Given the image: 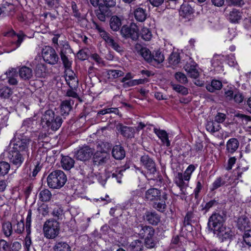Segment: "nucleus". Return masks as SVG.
Segmentation results:
<instances>
[{"label":"nucleus","instance_id":"nucleus-24","mask_svg":"<svg viewBox=\"0 0 251 251\" xmlns=\"http://www.w3.org/2000/svg\"><path fill=\"white\" fill-rule=\"evenodd\" d=\"M94 25L95 27L98 30L100 36L109 45L114 40L112 36L97 24L95 23Z\"/></svg>","mask_w":251,"mask_h":251},{"label":"nucleus","instance_id":"nucleus-34","mask_svg":"<svg viewBox=\"0 0 251 251\" xmlns=\"http://www.w3.org/2000/svg\"><path fill=\"white\" fill-rule=\"evenodd\" d=\"M110 28L114 31H117L120 29L122 25L121 19L117 16H112L109 21Z\"/></svg>","mask_w":251,"mask_h":251},{"label":"nucleus","instance_id":"nucleus-7","mask_svg":"<svg viewBox=\"0 0 251 251\" xmlns=\"http://www.w3.org/2000/svg\"><path fill=\"white\" fill-rule=\"evenodd\" d=\"M140 162L147 170V174L151 179H155L158 173L154 161L149 155L144 154L140 157Z\"/></svg>","mask_w":251,"mask_h":251},{"label":"nucleus","instance_id":"nucleus-44","mask_svg":"<svg viewBox=\"0 0 251 251\" xmlns=\"http://www.w3.org/2000/svg\"><path fill=\"white\" fill-rule=\"evenodd\" d=\"M169 63L173 66H176L180 62V57L179 53L177 52H173L170 55L169 59Z\"/></svg>","mask_w":251,"mask_h":251},{"label":"nucleus","instance_id":"nucleus-3","mask_svg":"<svg viewBox=\"0 0 251 251\" xmlns=\"http://www.w3.org/2000/svg\"><path fill=\"white\" fill-rule=\"evenodd\" d=\"M48 186L52 189H60L67 181V176L61 170H56L51 172L47 177Z\"/></svg>","mask_w":251,"mask_h":251},{"label":"nucleus","instance_id":"nucleus-51","mask_svg":"<svg viewBox=\"0 0 251 251\" xmlns=\"http://www.w3.org/2000/svg\"><path fill=\"white\" fill-rule=\"evenodd\" d=\"M126 170V169H117L115 172L113 173L109 177H111L117 180L118 183H121L122 177L123 176V173Z\"/></svg>","mask_w":251,"mask_h":251},{"label":"nucleus","instance_id":"nucleus-55","mask_svg":"<svg viewBox=\"0 0 251 251\" xmlns=\"http://www.w3.org/2000/svg\"><path fill=\"white\" fill-rule=\"evenodd\" d=\"M176 80L180 83L185 84L188 82V79L186 75L181 72H176L175 75Z\"/></svg>","mask_w":251,"mask_h":251},{"label":"nucleus","instance_id":"nucleus-33","mask_svg":"<svg viewBox=\"0 0 251 251\" xmlns=\"http://www.w3.org/2000/svg\"><path fill=\"white\" fill-rule=\"evenodd\" d=\"M237 226L240 230H245L246 228L250 227L249 219L245 215L241 216L237 220Z\"/></svg>","mask_w":251,"mask_h":251},{"label":"nucleus","instance_id":"nucleus-4","mask_svg":"<svg viewBox=\"0 0 251 251\" xmlns=\"http://www.w3.org/2000/svg\"><path fill=\"white\" fill-rule=\"evenodd\" d=\"M226 220V215L223 213L214 212L209 218L207 226L209 230L214 233H218L224 228Z\"/></svg>","mask_w":251,"mask_h":251},{"label":"nucleus","instance_id":"nucleus-61","mask_svg":"<svg viewBox=\"0 0 251 251\" xmlns=\"http://www.w3.org/2000/svg\"><path fill=\"white\" fill-rule=\"evenodd\" d=\"M119 113V110L117 108H107L101 109L98 112L99 115H105L106 114L115 113L118 114Z\"/></svg>","mask_w":251,"mask_h":251},{"label":"nucleus","instance_id":"nucleus-57","mask_svg":"<svg viewBox=\"0 0 251 251\" xmlns=\"http://www.w3.org/2000/svg\"><path fill=\"white\" fill-rule=\"evenodd\" d=\"M2 229L4 235L7 236H10L12 233V226L11 223L8 222L4 223L2 225Z\"/></svg>","mask_w":251,"mask_h":251},{"label":"nucleus","instance_id":"nucleus-45","mask_svg":"<svg viewBox=\"0 0 251 251\" xmlns=\"http://www.w3.org/2000/svg\"><path fill=\"white\" fill-rule=\"evenodd\" d=\"M52 195L51 192L47 189H44L40 191L39 193V199L41 201L46 202L49 201L51 198Z\"/></svg>","mask_w":251,"mask_h":251},{"label":"nucleus","instance_id":"nucleus-62","mask_svg":"<svg viewBox=\"0 0 251 251\" xmlns=\"http://www.w3.org/2000/svg\"><path fill=\"white\" fill-rule=\"evenodd\" d=\"M243 240L249 247H251V229L245 231L243 235Z\"/></svg>","mask_w":251,"mask_h":251},{"label":"nucleus","instance_id":"nucleus-32","mask_svg":"<svg viewBox=\"0 0 251 251\" xmlns=\"http://www.w3.org/2000/svg\"><path fill=\"white\" fill-rule=\"evenodd\" d=\"M222 241L227 239H231L232 237V232L229 228H226L224 226L223 229H221L219 232L214 233Z\"/></svg>","mask_w":251,"mask_h":251},{"label":"nucleus","instance_id":"nucleus-5","mask_svg":"<svg viewBox=\"0 0 251 251\" xmlns=\"http://www.w3.org/2000/svg\"><path fill=\"white\" fill-rule=\"evenodd\" d=\"M42 120L47 126L52 131L58 130L63 122L61 117L55 115L52 110H48L45 112Z\"/></svg>","mask_w":251,"mask_h":251},{"label":"nucleus","instance_id":"nucleus-46","mask_svg":"<svg viewBox=\"0 0 251 251\" xmlns=\"http://www.w3.org/2000/svg\"><path fill=\"white\" fill-rule=\"evenodd\" d=\"M54 251H71V247L66 242H59L54 247Z\"/></svg>","mask_w":251,"mask_h":251},{"label":"nucleus","instance_id":"nucleus-27","mask_svg":"<svg viewBox=\"0 0 251 251\" xmlns=\"http://www.w3.org/2000/svg\"><path fill=\"white\" fill-rule=\"evenodd\" d=\"M18 73L20 77L25 80L31 79L33 76L32 70L30 68L25 66L19 68Z\"/></svg>","mask_w":251,"mask_h":251},{"label":"nucleus","instance_id":"nucleus-38","mask_svg":"<svg viewBox=\"0 0 251 251\" xmlns=\"http://www.w3.org/2000/svg\"><path fill=\"white\" fill-rule=\"evenodd\" d=\"M80 172L82 175L87 178H93L94 177L93 169L89 165L85 164L82 166Z\"/></svg>","mask_w":251,"mask_h":251},{"label":"nucleus","instance_id":"nucleus-58","mask_svg":"<svg viewBox=\"0 0 251 251\" xmlns=\"http://www.w3.org/2000/svg\"><path fill=\"white\" fill-rule=\"evenodd\" d=\"M107 75L110 78H117L119 77L123 76L124 73L120 70H109L107 71Z\"/></svg>","mask_w":251,"mask_h":251},{"label":"nucleus","instance_id":"nucleus-37","mask_svg":"<svg viewBox=\"0 0 251 251\" xmlns=\"http://www.w3.org/2000/svg\"><path fill=\"white\" fill-rule=\"evenodd\" d=\"M138 52L142 56L145 60L151 64L152 53H151L149 49L145 47H142L140 50L138 51Z\"/></svg>","mask_w":251,"mask_h":251},{"label":"nucleus","instance_id":"nucleus-31","mask_svg":"<svg viewBox=\"0 0 251 251\" xmlns=\"http://www.w3.org/2000/svg\"><path fill=\"white\" fill-rule=\"evenodd\" d=\"M74 160L69 156H63L61 160L62 168L66 170H70L74 166Z\"/></svg>","mask_w":251,"mask_h":251},{"label":"nucleus","instance_id":"nucleus-12","mask_svg":"<svg viewBox=\"0 0 251 251\" xmlns=\"http://www.w3.org/2000/svg\"><path fill=\"white\" fill-rule=\"evenodd\" d=\"M94 152V149L88 146L79 149L75 153L76 158L79 160L85 161L89 160Z\"/></svg>","mask_w":251,"mask_h":251},{"label":"nucleus","instance_id":"nucleus-40","mask_svg":"<svg viewBox=\"0 0 251 251\" xmlns=\"http://www.w3.org/2000/svg\"><path fill=\"white\" fill-rule=\"evenodd\" d=\"M206 129L211 133H214L221 129V126L214 121H208L206 124Z\"/></svg>","mask_w":251,"mask_h":251},{"label":"nucleus","instance_id":"nucleus-54","mask_svg":"<svg viewBox=\"0 0 251 251\" xmlns=\"http://www.w3.org/2000/svg\"><path fill=\"white\" fill-rule=\"evenodd\" d=\"M12 94V90L7 86L2 87L0 89V97L4 99L9 98Z\"/></svg>","mask_w":251,"mask_h":251},{"label":"nucleus","instance_id":"nucleus-11","mask_svg":"<svg viewBox=\"0 0 251 251\" xmlns=\"http://www.w3.org/2000/svg\"><path fill=\"white\" fill-rule=\"evenodd\" d=\"M134 231L142 238L145 239L153 237L154 235V229L151 226L140 224L135 227Z\"/></svg>","mask_w":251,"mask_h":251},{"label":"nucleus","instance_id":"nucleus-6","mask_svg":"<svg viewBox=\"0 0 251 251\" xmlns=\"http://www.w3.org/2000/svg\"><path fill=\"white\" fill-rule=\"evenodd\" d=\"M59 230V223L53 219L47 220L43 225V234L44 237L47 239H54L58 236Z\"/></svg>","mask_w":251,"mask_h":251},{"label":"nucleus","instance_id":"nucleus-10","mask_svg":"<svg viewBox=\"0 0 251 251\" xmlns=\"http://www.w3.org/2000/svg\"><path fill=\"white\" fill-rule=\"evenodd\" d=\"M25 154L14 150L10 148L8 158L10 162L17 168L20 167L25 160Z\"/></svg>","mask_w":251,"mask_h":251},{"label":"nucleus","instance_id":"nucleus-25","mask_svg":"<svg viewBox=\"0 0 251 251\" xmlns=\"http://www.w3.org/2000/svg\"><path fill=\"white\" fill-rule=\"evenodd\" d=\"M167 200V195L164 193L161 200L153 202V207L158 211L163 212L165 211L167 205L166 201Z\"/></svg>","mask_w":251,"mask_h":251},{"label":"nucleus","instance_id":"nucleus-52","mask_svg":"<svg viewBox=\"0 0 251 251\" xmlns=\"http://www.w3.org/2000/svg\"><path fill=\"white\" fill-rule=\"evenodd\" d=\"M173 90L183 95H186L188 94V89L186 87L179 84H172Z\"/></svg>","mask_w":251,"mask_h":251},{"label":"nucleus","instance_id":"nucleus-17","mask_svg":"<svg viewBox=\"0 0 251 251\" xmlns=\"http://www.w3.org/2000/svg\"><path fill=\"white\" fill-rule=\"evenodd\" d=\"M239 144V141L235 138L229 139L226 144V154L229 156L234 153L238 150Z\"/></svg>","mask_w":251,"mask_h":251},{"label":"nucleus","instance_id":"nucleus-35","mask_svg":"<svg viewBox=\"0 0 251 251\" xmlns=\"http://www.w3.org/2000/svg\"><path fill=\"white\" fill-rule=\"evenodd\" d=\"M134 17L135 19L140 22H144L147 18V13L146 9L141 7L137 8L134 10Z\"/></svg>","mask_w":251,"mask_h":251},{"label":"nucleus","instance_id":"nucleus-20","mask_svg":"<svg viewBox=\"0 0 251 251\" xmlns=\"http://www.w3.org/2000/svg\"><path fill=\"white\" fill-rule=\"evenodd\" d=\"M110 11L108 7L104 6L102 3H100L99 9L96 11L97 18L101 22H105L106 18L108 17Z\"/></svg>","mask_w":251,"mask_h":251},{"label":"nucleus","instance_id":"nucleus-29","mask_svg":"<svg viewBox=\"0 0 251 251\" xmlns=\"http://www.w3.org/2000/svg\"><path fill=\"white\" fill-rule=\"evenodd\" d=\"M164 56L159 50L154 51L151 54V64L156 66L162 63L164 60Z\"/></svg>","mask_w":251,"mask_h":251},{"label":"nucleus","instance_id":"nucleus-2","mask_svg":"<svg viewBox=\"0 0 251 251\" xmlns=\"http://www.w3.org/2000/svg\"><path fill=\"white\" fill-rule=\"evenodd\" d=\"M195 169V166L191 164L188 166L183 174L181 172H176L175 174L174 182L179 188L181 194H187L186 189L189 186V181L192 174Z\"/></svg>","mask_w":251,"mask_h":251},{"label":"nucleus","instance_id":"nucleus-36","mask_svg":"<svg viewBox=\"0 0 251 251\" xmlns=\"http://www.w3.org/2000/svg\"><path fill=\"white\" fill-rule=\"evenodd\" d=\"M138 52L142 56L145 60L151 64L152 53H151L149 49L145 47H142L140 50L138 51Z\"/></svg>","mask_w":251,"mask_h":251},{"label":"nucleus","instance_id":"nucleus-48","mask_svg":"<svg viewBox=\"0 0 251 251\" xmlns=\"http://www.w3.org/2000/svg\"><path fill=\"white\" fill-rule=\"evenodd\" d=\"M248 168H249L248 167L241 168L238 166L234 170V176L235 179L243 181L242 180H241V178L243 176H245L244 173L248 170Z\"/></svg>","mask_w":251,"mask_h":251},{"label":"nucleus","instance_id":"nucleus-1","mask_svg":"<svg viewBox=\"0 0 251 251\" xmlns=\"http://www.w3.org/2000/svg\"><path fill=\"white\" fill-rule=\"evenodd\" d=\"M31 120H26L23 122L21 128L16 131L14 138L11 141L9 147L25 154L28 153V147L31 140L28 135L27 127Z\"/></svg>","mask_w":251,"mask_h":251},{"label":"nucleus","instance_id":"nucleus-47","mask_svg":"<svg viewBox=\"0 0 251 251\" xmlns=\"http://www.w3.org/2000/svg\"><path fill=\"white\" fill-rule=\"evenodd\" d=\"M46 71L45 65L42 63H39L36 66L35 73L37 77H42L45 75Z\"/></svg>","mask_w":251,"mask_h":251},{"label":"nucleus","instance_id":"nucleus-15","mask_svg":"<svg viewBox=\"0 0 251 251\" xmlns=\"http://www.w3.org/2000/svg\"><path fill=\"white\" fill-rule=\"evenodd\" d=\"M93 164L94 166H100L105 164L109 159V155L104 152L97 151L94 152Z\"/></svg>","mask_w":251,"mask_h":251},{"label":"nucleus","instance_id":"nucleus-8","mask_svg":"<svg viewBox=\"0 0 251 251\" xmlns=\"http://www.w3.org/2000/svg\"><path fill=\"white\" fill-rule=\"evenodd\" d=\"M122 36L125 38H130L133 40H136L139 37V29L135 24H131L129 26L123 25L120 30Z\"/></svg>","mask_w":251,"mask_h":251},{"label":"nucleus","instance_id":"nucleus-16","mask_svg":"<svg viewBox=\"0 0 251 251\" xmlns=\"http://www.w3.org/2000/svg\"><path fill=\"white\" fill-rule=\"evenodd\" d=\"M65 80L71 89H77L78 86V80L75 73L72 70L65 71Z\"/></svg>","mask_w":251,"mask_h":251},{"label":"nucleus","instance_id":"nucleus-49","mask_svg":"<svg viewBox=\"0 0 251 251\" xmlns=\"http://www.w3.org/2000/svg\"><path fill=\"white\" fill-rule=\"evenodd\" d=\"M226 181L221 177H217L212 184L211 191H214L225 185Z\"/></svg>","mask_w":251,"mask_h":251},{"label":"nucleus","instance_id":"nucleus-39","mask_svg":"<svg viewBox=\"0 0 251 251\" xmlns=\"http://www.w3.org/2000/svg\"><path fill=\"white\" fill-rule=\"evenodd\" d=\"M131 251H141L144 248V244L140 239L132 241L128 246Z\"/></svg>","mask_w":251,"mask_h":251},{"label":"nucleus","instance_id":"nucleus-14","mask_svg":"<svg viewBox=\"0 0 251 251\" xmlns=\"http://www.w3.org/2000/svg\"><path fill=\"white\" fill-rule=\"evenodd\" d=\"M161 197H162V195L160 190L151 188L146 191L144 199L147 201L153 202L160 200Z\"/></svg>","mask_w":251,"mask_h":251},{"label":"nucleus","instance_id":"nucleus-22","mask_svg":"<svg viewBox=\"0 0 251 251\" xmlns=\"http://www.w3.org/2000/svg\"><path fill=\"white\" fill-rule=\"evenodd\" d=\"M145 219L149 224L156 226L160 221V217L155 211H147L145 213Z\"/></svg>","mask_w":251,"mask_h":251},{"label":"nucleus","instance_id":"nucleus-50","mask_svg":"<svg viewBox=\"0 0 251 251\" xmlns=\"http://www.w3.org/2000/svg\"><path fill=\"white\" fill-rule=\"evenodd\" d=\"M10 168V164L5 161L0 162V176H4L8 174Z\"/></svg>","mask_w":251,"mask_h":251},{"label":"nucleus","instance_id":"nucleus-18","mask_svg":"<svg viewBox=\"0 0 251 251\" xmlns=\"http://www.w3.org/2000/svg\"><path fill=\"white\" fill-rule=\"evenodd\" d=\"M74 104V101L71 99L62 101L60 105L61 115L64 117L68 116L72 110Z\"/></svg>","mask_w":251,"mask_h":251},{"label":"nucleus","instance_id":"nucleus-53","mask_svg":"<svg viewBox=\"0 0 251 251\" xmlns=\"http://www.w3.org/2000/svg\"><path fill=\"white\" fill-rule=\"evenodd\" d=\"M111 147V145L107 142H100L97 145L98 151L107 153Z\"/></svg>","mask_w":251,"mask_h":251},{"label":"nucleus","instance_id":"nucleus-63","mask_svg":"<svg viewBox=\"0 0 251 251\" xmlns=\"http://www.w3.org/2000/svg\"><path fill=\"white\" fill-rule=\"evenodd\" d=\"M24 228L25 226L23 219H22L20 222H17L16 225L14 226L15 231L18 234L22 233L24 230Z\"/></svg>","mask_w":251,"mask_h":251},{"label":"nucleus","instance_id":"nucleus-9","mask_svg":"<svg viewBox=\"0 0 251 251\" xmlns=\"http://www.w3.org/2000/svg\"><path fill=\"white\" fill-rule=\"evenodd\" d=\"M42 56L45 62L51 65L57 64L59 60V57L55 50L49 46H46L43 49Z\"/></svg>","mask_w":251,"mask_h":251},{"label":"nucleus","instance_id":"nucleus-30","mask_svg":"<svg viewBox=\"0 0 251 251\" xmlns=\"http://www.w3.org/2000/svg\"><path fill=\"white\" fill-rule=\"evenodd\" d=\"M193 12V9L189 4L183 3L180 7L179 15L184 18H189Z\"/></svg>","mask_w":251,"mask_h":251},{"label":"nucleus","instance_id":"nucleus-59","mask_svg":"<svg viewBox=\"0 0 251 251\" xmlns=\"http://www.w3.org/2000/svg\"><path fill=\"white\" fill-rule=\"evenodd\" d=\"M31 215L32 211L31 209H29L27 213V215L26 218V223H25V228H26V232L27 233V235H30L31 233L30 227H31Z\"/></svg>","mask_w":251,"mask_h":251},{"label":"nucleus","instance_id":"nucleus-13","mask_svg":"<svg viewBox=\"0 0 251 251\" xmlns=\"http://www.w3.org/2000/svg\"><path fill=\"white\" fill-rule=\"evenodd\" d=\"M183 68L189 77L195 79L199 77V72L197 69V64L191 58H189Z\"/></svg>","mask_w":251,"mask_h":251},{"label":"nucleus","instance_id":"nucleus-42","mask_svg":"<svg viewBox=\"0 0 251 251\" xmlns=\"http://www.w3.org/2000/svg\"><path fill=\"white\" fill-rule=\"evenodd\" d=\"M222 87V82L218 80H213L210 84L206 86L207 90L210 92H214L216 90H220Z\"/></svg>","mask_w":251,"mask_h":251},{"label":"nucleus","instance_id":"nucleus-43","mask_svg":"<svg viewBox=\"0 0 251 251\" xmlns=\"http://www.w3.org/2000/svg\"><path fill=\"white\" fill-rule=\"evenodd\" d=\"M60 50L59 54L60 56L63 55H68L72 52V50L67 42H65L63 44H60Z\"/></svg>","mask_w":251,"mask_h":251},{"label":"nucleus","instance_id":"nucleus-64","mask_svg":"<svg viewBox=\"0 0 251 251\" xmlns=\"http://www.w3.org/2000/svg\"><path fill=\"white\" fill-rule=\"evenodd\" d=\"M17 37V40L16 41L12 42V43L15 45V47L13 49V50L16 49L18 47H20L21 44L23 41L24 38L25 36V35L24 34L23 32H21L16 35Z\"/></svg>","mask_w":251,"mask_h":251},{"label":"nucleus","instance_id":"nucleus-26","mask_svg":"<svg viewBox=\"0 0 251 251\" xmlns=\"http://www.w3.org/2000/svg\"><path fill=\"white\" fill-rule=\"evenodd\" d=\"M227 18L231 23H238L242 18V13L234 8L229 12Z\"/></svg>","mask_w":251,"mask_h":251},{"label":"nucleus","instance_id":"nucleus-23","mask_svg":"<svg viewBox=\"0 0 251 251\" xmlns=\"http://www.w3.org/2000/svg\"><path fill=\"white\" fill-rule=\"evenodd\" d=\"M94 25L95 27L98 30L100 36L109 45L114 40L112 36L97 24L95 23Z\"/></svg>","mask_w":251,"mask_h":251},{"label":"nucleus","instance_id":"nucleus-19","mask_svg":"<svg viewBox=\"0 0 251 251\" xmlns=\"http://www.w3.org/2000/svg\"><path fill=\"white\" fill-rule=\"evenodd\" d=\"M117 128L121 134L125 137L127 138H132L134 137L135 132L134 127L125 126L122 124H119L117 126Z\"/></svg>","mask_w":251,"mask_h":251},{"label":"nucleus","instance_id":"nucleus-21","mask_svg":"<svg viewBox=\"0 0 251 251\" xmlns=\"http://www.w3.org/2000/svg\"><path fill=\"white\" fill-rule=\"evenodd\" d=\"M153 131L155 134L161 140L163 145L167 147L170 146L171 142L169 139V135L165 130L154 128Z\"/></svg>","mask_w":251,"mask_h":251},{"label":"nucleus","instance_id":"nucleus-41","mask_svg":"<svg viewBox=\"0 0 251 251\" xmlns=\"http://www.w3.org/2000/svg\"><path fill=\"white\" fill-rule=\"evenodd\" d=\"M5 74L8 78V82L10 85H16L18 84V80L14 77L16 75V71L14 69H11L7 71Z\"/></svg>","mask_w":251,"mask_h":251},{"label":"nucleus","instance_id":"nucleus-56","mask_svg":"<svg viewBox=\"0 0 251 251\" xmlns=\"http://www.w3.org/2000/svg\"><path fill=\"white\" fill-rule=\"evenodd\" d=\"M141 36L145 41H150L152 37V34L149 28L143 27L141 31Z\"/></svg>","mask_w":251,"mask_h":251},{"label":"nucleus","instance_id":"nucleus-60","mask_svg":"<svg viewBox=\"0 0 251 251\" xmlns=\"http://www.w3.org/2000/svg\"><path fill=\"white\" fill-rule=\"evenodd\" d=\"M61 59L62 61L64 67H65L66 71L72 70L71 69L72 67V61H70L68 58V55H63L60 56Z\"/></svg>","mask_w":251,"mask_h":251},{"label":"nucleus","instance_id":"nucleus-28","mask_svg":"<svg viewBox=\"0 0 251 251\" xmlns=\"http://www.w3.org/2000/svg\"><path fill=\"white\" fill-rule=\"evenodd\" d=\"M112 154L115 159L122 160L125 157L126 152L123 147L116 145L112 149Z\"/></svg>","mask_w":251,"mask_h":251}]
</instances>
